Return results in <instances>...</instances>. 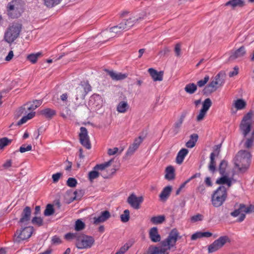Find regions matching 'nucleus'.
Segmentation results:
<instances>
[{
  "label": "nucleus",
  "instance_id": "35",
  "mask_svg": "<svg viewBox=\"0 0 254 254\" xmlns=\"http://www.w3.org/2000/svg\"><path fill=\"white\" fill-rule=\"evenodd\" d=\"M113 159H111L110 160L105 162L104 163L100 164H97L94 167V169L97 170V171H103L104 170L110 166L113 162Z\"/></svg>",
  "mask_w": 254,
  "mask_h": 254
},
{
  "label": "nucleus",
  "instance_id": "27",
  "mask_svg": "<svg viewBox=\"0 0 254 254\" xmlns=\"http://www.w3.org/2000/svg\"><path fill=\"white\" fill-rule=\"evenodd\" d=\"M229 241V237L227 236H223L220 237L218 239L215 240L214 242L216 244L218 250H219L222 248L227 242Z\"/></svg>",
  "mask_w": 254,
  "mask_h": 254
},
{
  "label": "nucleus",
  "instance_id": "59",
  "mask_svg": "<svg viewBox=\"0 0 254 254\" xmlns=\"http://www.w3.org/2000/svg\"><path fill=\"white\" fill-rule=\"evenodd\" d=\"M116 170L115 168H113L111 170V172L109 173H107L103 171L102 173H100V175L102 176L103 178L107 179L110 178L112 175L116 172Z\"/></svg>",
  "mask_w": 254,
  "mask_h": 254
},
{
  "label": "nucleus",
  "instance_id": "14",
  "mask_svg": "<svg viewBox=\"0 0 254 254\" xmlns=\"http://www.w3.org/2000/svg\"><path fill=\"white\" fill-rule=\"evenodd\" d=\"M144 139V137L139 136L138 137L134 139L133 142L131 144L127 152L126 155L127 156H130L132 155L134 152L138 148L140 144L142 142Z\"/></svg>",
  "mask_w": 254,
  "mask_h": 254
},
{
  "label": "nucleus",
  "instance_id": "43",
  "mask_svg": "<svg viewBox=\"0 0 254 254\" xmlns=\"http://www.w3.org/2000/svg\"><path fill=\"white\" fill-rule=\"evenodd\" d=\"M240 209H241L242 213L245 212L246 213H250L253 212L254 210V206L250 205L248 207H246V206L244 204H240Z\"/></svg>",
  "mask_w": 254,
  "mask_h": 254
},
{
  "label": "nucleus",
  "instance_id": "45",
  "mask_svg": "<svg viewBox=\"0 0 254 254\" xmlns=\"http://www.w3.org/2000/svg\"><path fill=\"white\" fill-rule=\"evenodd\" d=\"M216 90L211 87L209 84H207L203 89L202 93L203 95L208 96Z\"/></svg>",
  "mask_w": 254,
  "mask_h": 254
},
{
  "label": "nucleus",
  "instance_id": "4",
  "mask_svg": "<svg viewBox=\"0 0 254 254\" xmlns=\"http://www.w3.org/2000/svg\"><path fill=\"white\" fill-rule=\"evenodd\" d=\"M23 2L21 0H13L7 4V12L12 18L19 17L23 12Z\"/></svg>",
  "mask_w": 254,
  "mask_h": 254
},
{
  "label": "nucleus",
  "instance_id": "15",
  "mask_svg": "<svg viewBox=\"0 0 254 254\" xmlns=\"http://www.w3.org/2000/svg\"><path fill=\"white\" fill-rule=\"evenodd\" d=\"M31 214V210L30 207H25L21 214V218L19 221V223H26L30 219Z\"/></svg>",
  "mask_w": 254,
  "mask_h": 254
},
{
  "label": "nucleus",
  "instance_id": "42",
  "mask_svg": "<svg viewBox=\"0 0 254 254\" xmlns=\"http://www.w3.org/2000/svg\"><path fill=\"white\" fill-rule=\"evenodd\" d=\"M44 4L48 7H52L61 2L62 0H43Z\"/></svg>",
  "mask_w": 254,
  "mask_h": 254
},
{
  "label": "nucleus",
  "instance_id": "2",
  "mask_svg": "<svg viewBox=\"0 0 254 254\" xmlns=\"http://www.w3.org/2000/svg\"><path fill=\"white\" fill-rule=\"evenodd\" d=\"M227 197L226 188L223 186H220L212 195V204L215 207H219L223 204Z\"/></svg>",
  "mask_w": 254,
  "mask_h": 254
},
{
  "label": "nucleus",
  "instance_id": "20",
  "mask_svg": "<svg viewBox=\"0 0 254 254\" xmlns=\"http://www.w3.org/2000/svg\"><path fill=\"white\" fill-rule=\"evenodd\" d=\"M149 238L153 242H158L161 240V236L158 232L157 227H153L150 229L149 232Z\"/></svg>",
  "mask_w": 254,
  "mask_h": 254
},
{
  "label": "nucleus",
  "instance_id": "24",
  "mask_svg": "<svg viewBox=\"0 0 254 254\" xmlns=\"http://www.w3.org/2000/svg\"><path fill=\"white\" fill-rule=\"evenodd\" d=\"M188 153L189 151L187 149H181L177 154L176 159V163L178 164H181Z\"/></svg>",
  "mask_w": 254,
  "mask_h": 254
},
{
  "label": "nucleus",
  "instance_id": "57",
  "mask_svg": "<svg viewBox=\"0 0 254 254\" xmlns=\"http://www.w3.org/2000/svg\"><path fill=\"white\" fill-rule=\"evenodd\" d=\"M149 254H162L160 248L156 246L150 247L149 248Z\"/></svg>",
  "mask_w": 254,
  "mask_h": 254
},
{
  "label": "nucleus",
  "instance_id": "34",
  "mask_svg": "<svg viewBox=\"0 0 254 254\" xmlns=\"http://www.w3.org/2000/svg\"><path fill=\"white\" fill-rule=\"evenodd\" d=\"M42 55L41 52H38L36 53H33L28 55L27 56V60L30 62L32 64H35L39 58Z\"/></svg>",
  "mask_w": 254,
  "mask_h": 254
},
{
  "label": "nucleus",
  "instance_id": "54",
  "mask_svg": "<svg viewBox=\"0 0 254 254\" xmlns=\"http://www.w3.org/2000/svg\"><path fill=\"white\" fill-rule=\"evenodd\" d=\"M32 224L34 225H37L38 226H41L43 225V219L41 217H34L32 218L31 221Z\"/></svg>",
  "mask_w": 254,
  "mask_h": 254
},
{
  "label": "nucleus",
  "instance_id": "44",
  "mask_svg": "<svg viewBox=\"0 0 254 254\" xmlns=\"http://www.w3.org/2000/svg\"><path fill=\"white\" fill-rule=\"evenodd\" d=\"M55 210L53 207V205L51 204H48L44 211V214L46 216H49L53 215L54 213Z\"/></svg>",
  "mask_w": 254,
  "mask_h": 254
},
{
  "label": "nucleus",
  "instance_id": "56",
  "mask_svg": "<svg viewBox=\"0 0 254 254\" xmlns=\"http://www.w3.org/2000/svg\"><path fill=\"white\" fill-rule=\"evenodd\" d=\"M222 177L219 179H218L216 181V183L217 184H226L228 181L229 178L227 177V174L224 175H221Z\"/></svg>",
  "mask_w": 254,
  "mask_h": 254
},
{
  "label": "nucleus",
  "instance_id": "25",
  "mask_svg": "<svg viewBox=\"0 0 254 254\" xmlns=\"http://www.w3.org/2000/svg\"><path fill=\"white\" fill-rule=\"evenodd\" d=\"M165 178L168 181H172L175 179V169L172 166H168L165 169Z\"/></svg>",
  "mask_w": 254,
  "mask_h": 254
},
{
  "label": "nucleus",
  "instance_id": "16",
  "mask_svg": "<svg viewBox=\"0 0 254 254\" xmlns=\"http://www.w3.org/2000/svg\"><path fill=\"white\" fill-rule=\"evenodd\" d=\"M118 25L112 27L109 30L106 29L101 32L102 36H104L105 38H110L115 36L114 34H118L120 33L121 31H119Z\"/></svg>",
  "mask_w": 254,
  "mask_h": 254
},
{
  "label": "nucleus",
  "instance_id": "39",
  "mask_svg": "<svg viewBox=\"0 0 254 254\" xmlns=\"http://www.w3.org/2000/svg\"><path fill=\"white\" fill-rule=\"evenodd\" d=\"M227 162L225 160H222L219 165L218 171L221 175H226V169L227 167Z\"/></svg>",
  "mask_w": 254,
  "mask_h": 254
},
{
  "label": "nucleus",
  "instance_id": "3",
  "mask_svg": "<svg viewBox=\"0 0 254 254\" xmlns=\"http://www.w3.org/2000/svg\"><path fill=\"white\" fill-rule=\"evenodd\" d=\"M22 25L17 22L12 23L9 26L4 34V39L8 43H12L19 35Z\"/></svg>",
  "mask_w": 254,
  "mask_h": 254
},
{
  "label": "nucleus",
  "instance_id": "17",
  "mask_svg": "<svg viewBox=\"0 0 254 254\" xmlns=\"http://www.w3.org/2000/svg\"><path fill=\"white\" fill-rule=\"evenodd\" d=\"M105 71L114 80H121L125 79L127 76V74L121 72H116L113 70L105 69Z\"/></svg>",
  "mask_w": 254,
  "mask_h": 254
},
{
  "label": "nucleus",
  "instance_id": "29",
  "mask_svg": "<svg viewBox=\"0 0 254 254\" xmlns=\"http://www.w3.org/2000/svg\"><path fill=\"white\" fill-rule=\"evenodd\" d=\"M225 73L221 71L214 77V79L217 82L219 87L222 86L225 82Z\"/></svg>",
  "mask_w": 254,
  "mask_h": 254
},
{
  "label": "nucleus",
  "instance_id": "18",
  "mask_svg": "<svg viewBox=\"0 0 254 254\" xmlns=\"http://www.w3.org/2000/svg\"><path fill=\"white\" fill-rule=\"evenodd\" d=\"M111 217V214L109 211L105 210L102 211L101 214L98 217L94 218L93 223L94 224H98L100 223L104 222L108 220Z\"/></svg>",
  "mask_w": 254,
  "mask_h": 254
},
{
  "label": "nucleus",
  "instance_id": "23",
  "mask_svg": "<svg viewBox=\"0 0 254 254\" xmlns=\"http://www.w3.org/2000/svg\"><path fill=\"white\" fill-rule=\"evenodd\" d=\"M219 153V150H218V151L217 153L213 152L210 154V160L209 164L208 165V169H209V170L212 173H214L216 170V162L215 161V157L218 155Z\"/></svg>",
  "mask_w": 254,
  "mask_h": 254
},
{
  "label": "nucleus",
  "instance_id": "41",
  "mask_svg": "<svg viewBox=\"0 0 254 254\" xmlns=\"http://www.w3.org/2000/svg\"><path fill=\"white\" fill-rule=\"evenodd\" d=\"M100 176V173L97 170H93L89 172L88 177L90 182H92L94 179H96Z\"/></svg>",
  "mask_w": 254,
  "mask_h": 254
},
{
  "label": "nucleus",
  "instance_id": "31",
  "mask_svg": "<svg viewBox=\"0 0 254 254\" xmlns=\"http://www.w3.org/2000/svg\"><path fill=\"white\" fill-rule=\"evenodd\" d=\"M160 244L161 246L159 247L160 248V251L162 254H168V251L173 248L170 245L167 244L165 240L162 241Z\"/></svg>",
  "mask_w": 254,
  "mask_h": 254
},
{
  "label": "nucleus",
  "instance_id": "48",
  "mask_svg": "<svg viewBox=\"0 0 254 254\" xmlns=\"http://www.w3.org/2000/svg\"><path fill=\"white\" fill-rule=\"evenodd\" d=\"M79 235V233H68L64 235V238L66 240H71L75 239L76 241L77 240V237Z\"/></svg>",
  "mask_w": 254,
  "mask_h": 254
},
{
  "label": "nucleus",
  "instance_id": "9",
  "mask_svg": "<svg viewBox=\"0 0 254 254\" xmlns=\"http://www.w3.org/2000/svg\"><path fill=\"white\" fill-rule=\"evenodd\" d=\"M32 231V227H26L20 230H17L15 234V236H16L15 241L19 243L21 241L28 239L31 237Z\"/></svg>",
  "mask_w": 254,
  "mask_h": 254
},
{
  "label": "nucleus",
  "instance_id": "61",
  "mask_svg": "<svg viewBox=\"0 0 254 254\" xmlns=\"http://www.w3.org/2000/svg\"><path fill=\"white\" fill-rule=\"evenodd\" d=\"M207 112L203 110L202 109L200 110L199 114L197 115L196 117V120L198 122L202 121L204 117H205V115L206 114Z\"/></svg>",
  "mask_w": 254,
  "mask_h": 254
},
{
  "label": "nucleus",
  "instance_id": "19",
  "mask_svg": "<svg viewBox=\"0 0 254 254\" xmlns=\"http://www.w3.org/2000/svg\"><path fill=\"white\" fill-rule=\"evenodd\" d=\"M148 71L154 81H161L163 80V71L158 72L153 68H149Z\"/></svg>",
  "mask_w": 254,
  "mask_h": 254
},
{
  "label": "nucleus",
  "instance_id": "10",
  "mask_svg": "<svg viewBox=\"0 0 254 254\" xmlns=\"http://www.w3.org/2000/svg\"><path fill=\"white\" fill-rule=\"evenodd\" d=\"M42 100H34L32 103H26L23 106L21 107L19 109L18 111L19 115H20L22 114H26L27 113V111L35 110L42 104Z\"/></svg>",
  "mask_w": 254,
  "mask_h": 254
},
{
  "label": "nucleus",
  "instance_id": "26",
  "mask_svg": "<svg viewBox=\"0 0 254 254\" xmlns=\"http://www.w3.org/2000/svg\"><path fill=\"white\" fill-rule=\"evenodd\" d=\"M172 187L171 186L165 187L159 195V197L161 200H166L169 196L172 191Z\"/></svg>",
  "mask_w": 254,
  "mask_h": 254
},
{
  "label": "nucleus",
  "instance_id": "58",
  "mask_svg": "<svg viewBox=\"0 0 254 254\" xmlns=\"http://www.w3.org/2000/svg\"><path fill=\"white\" fill-rule=\"evenodd\" d=\"M77 184V180L74 178H69L68 179L66 182V185L71 188L76 187Z\"/></svg>",
  "mask_w": 254,
  "mask_h": 254
},
{
  "label": "nucleus",
  "instance_id": "52",
  "mask_svg": "<svg viewBox=\"0 0 254 254\" xmlns=\"http://www.w3.org/2000/svg\"><path fill=\"white\" fill-rule=\"evenodd\" d=\"M129 219V211L126 209L124 211V213L121 215V219L123 222H127Z\"/></svg>",
  "mask_w": 254,
  "mask_h": 254
},
{
  "label": "nucleus",
  "instance_id": "32",
  "mask_svg": "<svg viewBox=\"0 0 254 254\" xmlns=\"http://www.w3.org/2000/svg\"><path fill=\"white\" fill-rule=\"evenodd\" d=\"M129 108V105L126 101L120 102L117 107V110L118 112L124 113L127 111Z\"/></svg>",
  "mask_w": 254,
  "mask_h": 254
},
{
  "label": "nucleus",
  "instance_id": "38",
  "mask_svg": "<svg viewBox=\"0 0 254 254\" xmlns=\"http://www.w3.org/2000/svg\"><path fill=\"white\" fill-rule=\"evenodd\" d=\"M182 124L178 121L175 123L170 131V133L173 134V135H176L179 132Z\"/></svg>",
  "mask_w": 254,
  "mask_h": 254
},
{
  "label": "nucleus",
  "instance_id": "6",
  "mask_svg": "<svg viewBox=\"0 0 254 254\" xmlns=\"http://www.w3.org/2000/svg\"><path fill=\"white\" fill-rule=\"evenodd\" d=\"M91 90V86L88 82H81L74 92L76 100H83L86 94Z\"/></svg>",
  "mask_w": 254,
  "mask_h": 254
},
{
  "label": "nucleus",
  "instance_id": "7",
  "mask_svg": "<svg viewBox=\"0 0 254 254\" xmlns=\"http://www.w3.org/2000/svg\"><path fill=\"white\" fill-rule=\"evenodd\" d=\"M146 14H143L138 18H130L127 20H123L120 24H118L119 31H127L129 29L135 24L139 23L140 21L145 19Z\"/></svg>",
  "mask_w": 254,
  "mask_h": 254
},
{
  "label": "nucleus",
  "instance_id": "49",
  "mask_svg": "<svg viewBox=\"0 0 254 254\" xmlns=\"http://www.w3.org/2000/svg\"><path fill=\"white\" fill-rule=\"evenodd\" d=\"M85 228V224L80 219H78L75 222V230L76 231H79L82 230Z\"/></svg>",
  "mask_w": 254,
  "mask_h": 254
},
{
  "label": "nucleus",
  "instance_id": "1",
  "mask_svg": "<svg viewBox=\"0 0 254 254\" xmlns=\"http://www.w3.org/2000/svg\"><path fill=\"white\" fill-rule=\"evenodd\" d=\"M251 155L246 150L239 151L235 157V165L242 172H245L249 168Z\"/></svg>",
  "mask_w": 254,
  "mask_h": 254
},
{
  "label": "nucleus",
  "instance_id": "5",
  "mask_svg": "<svg viewBox=\"0 0 254 254\" xmlns=\"http://www.w3.org/2000/svg\"><path fill=\"white\" fill-rule=\"evenodd\" d=\"M95 242L93 237L79 233L75 245L78 249H87L90 248Z\"/></svg>",
  "mask_w": 254,
  "mask_h": 254
},
{
  "label": "nucleus",
  "instance_id": "11",
  "mask_svg": "<svg viewBox=\"0 0 254 254\" xmlns=\"http://www.w3.org/2000/svg\"><path fill=\"white\" fill-rule=\"evenodd\" d=\"M79 137L80 143L84 147L88 149L91 148V144L89 140V137L88 135V131L85 127H82L80 128Z\"/></svg>",
  "mask_w": 254,
  "mask_h": 254
},
{
  "label": "nucleus",
  "instance_id": "51",
  "mask_svg": "<svg viewBox=\"0 0 254 254\" xmlns=\"http://www.w3.org/2000/svg\"><path fill=\"white\" fill-rule=\"evenodd\" d=\"M203 217L202 214L198 213L191 216L190 218V220L191 223H195L202 221L203 219Z\"/></svg>",
  "mask_w": 254,
  "mask_h": 254
},
{
  "label": "nucleus",
  "instance_id": "40",
  "mask_svg": "<svg viewBox=\"0 0 254 254\" xmlns=\"http://www.w3.org/2000/svg\"><path fill=\"white\" fill-rule=\"evenodd\" d=\"M165 218L163 215H159L152 217L151 218V222L154 224L162 223L165 221Z\"/></svg>",
  "mask_w": 254,
  "mask_h": 254
},
{
  "label": "nucleus",
  "instance_id": "13",
  "mask_svg": "<svg viewBox=\"0 0 254 254\" xmlns=\"http://www.w3.org/2000/svg\"><path fill=\"white\" fill-rule=\"evenodd\" d=\"M181 238V236H179V233L177 229L174 228L171 231L169 234L168 236L165 239V240L166 241L167 244L170 245L173 248H175L176 244L178 239Z\"/></svg>",
  "mask_w": 254,
  "mask_h": 254
},
{
  "label": "nucleus",
  "instance_id": "22",
  "mask_svg": "<svg viewBox=\"0 0 254 254\" xmlns=\"http://www.w3.org/2000/svg\"><path fill=\"white\" fill-rule=\"evenodd\" d=\"M244 5L245 1L243 0H230L224 4V6H230L233 9L237 7H242Z\"/></svg>",
  "mask_w": 254,
  "mask_h": 254
},
{
  "label": "nucleus",
  "instance_id": "33",
  "mask_svg": "<svg viewBox=\"0 0 254 254\" xmlns=\"http://www.w3.org/2000/svg\"><path fill=\"white\" fill-rule=\"evenodd\" d=\"M198 138V136L197 134L193 133L190 136V140L187 142L186 145L188 148H192L195 145V143L197 141Z\"/></svg>",
  "mask_w": 254,
  "mask_h": 254
},
{
  "label": "nucleus",
  "instance_id": "21",
  "mask_svg": "<svg viewBox=\"0 0 254 254\" xmlns=\"http://www.w3.org/2000/svg\"><path fill=\"white\" fill-rule=\"evenodd\" d=\"M246 53L245 48L244 46H242L232 53L229 57V60H234L237 58L242 57L245 55Z\"/></svg>",
  "mask_w": 254,
  "mask_h": 254
},
{
  "label": "nucleus",
  "instance_id": "46",
  "mask_svg": "<svg viewBox=\"0 0 254 254\" xmlns=\"http://www.w3.org/2000/svg\"><path fill=\"white\" fill-rule=\"evenodd\" d=\"M246 103L242 99H238L235 103V106L237 110H242L245 108Z\"/></svg>",
  "mask_w": 254,
  "mask_h": 254
},
{
  "label": "nucleus",
  "instance_id": "36",
  "mask_svg": "<svg viewBox=\"0 0 254 254\" xmlns=\"http://www.w3.org/2000/svg\"><path fill=\"white\" fill-rule=\"evenodd\" d=\"M35 115V112H31L27 115L23 117L17 123V125L20 126L25 123L28 120L31 119Z\"/></svg>",
  "mask_w": 254,
  "mask_h": 254
},
{
  "label": "nucleus",
  "instance_id": "8",
  "mask_svg": "<svg viewBox=\"0 0 254 254\" xmlns=\"http://www.w3.org/2000/svg\"><path fill=\"white\" fill-rule=\"evenodd\" d=\"M252 115L253 113L252 111L248 112L244 117L240 125V128L245 137L246 136L251 130Z\"/></svg>",
  "mask_w": 254,
  "mask_h": 254
},
{
  "label": "nucleus",
  "instance_id": "50",
  "mask_svg": "<svg viewBox=\"0 0 254 254\" xmlns=\"http://www.w3.org/2000/svg\"><path fill=\"white\" fill-rule=\"evenodd\" d=\"M131 244L126 243L115 254H124L131 247Z\"/></svg>",
  "mask_w": 254,
  "mask_h": 254
},
{
  "label": "nucleus",
  "instance_id": "60",
  "mask_svg": "<svg viewBox=\"0 0 254 254\" xmlns=\"http://www.w3.org/2000/svg\"><path fill=\"white\" fill-rule=\"evenodd\" d=\"M219 250L218 248L216 245V244L213 242L208 247V253H212L217 251Z\"/></svg>",
  "mask_w": 254,
  "mask_h": 254
},
{
  "label": "nucleus",
  "instance_id": "64",
  "mask_svg": "<svg viewBox=\"0 0 254 254\" xmlns=\"http://www.w3.org/2000/svg\"><path fill=\"white\" fill-rule=\"evenodd\" d=\"M61 173H57L52 175V179L54 183H57L59 181L60 177L62 176Z\"/></svg>",
  "mask_w": 254,
  "mask_h": 254
},
{
  "label": "nucleus",
  "instance_id": "37",
  "mask_svg": "<svg viewBox=\"0 0 254 254\" xmlns=\"http://www.w3.org/2000/svg\"><path fill=\"white\" fill-rule=\"evenodd\" d=\"M196 89L197 85L193 83L188 84L185 87V91L190 94L194 93Z\"/></svg>",
  "mask_w": 254,
  "mask_h": 254
},
{
  "label": "nucleus",
  "instance_id": "30",
  "mask_svg": "<svg viewBox=\"0 0 254 254\" xmlns=\"http://www.w3.org/2000/svg\"><path fill=\"white\" fill-rule=\"evenodd\" d=\"M230 215L234 217H237L238 215H240V217L237 220V221L239 222H242L246 217V215L245 213H242L241 209H240V206H239V207L238 209H237L235 210L234 211L230 213Z\"/></svg>",
  "mask_w": 254,
  "mask_h": 254
},
{
  "label": "nucleus",
  "instance_id": "63",
  "mask_svg": "<svg viewBox=\"0 0 254 254\" xmlns=\"http://www.w3.org/2000/svg\"><path fill=\"white\" fill-rule=\"evenodd\" d=\"M52 243L54 245H59L62 243V241L59 237L54 236L52 238Z\"/></svg>",
  "mask_w": 254,
  "mask_h": 254
},
{
  "label": "nucleus",
  "instance_id": "47",
  "mask_svg": "<svg viewBox=\"0 0 254 254\" xmlns=\"http://www.w3.org/2000/svg\"><path fill=\"white\" fill-rule=\"evenodd\" d=\"M212 105V102L210 98L206 99L202 103V110L206 112L209 110Z\"/></svg>",
  "mask_w": 254,
  "mask_h": 254
},
{
  "label": "nucleus",
  "instance_id": "12",
  "mask_svg": "<svg viewBox=\"0 0 254 254\" xmlns=\"http://www.w3.org/2000/svg\"><path fill=\"white\" fill-rule=\"evenodd\" d=\"M143 201L142 196L137 197L134 193H131L127 199V202L135 209L140 208V204Z\"/></svg>",
  "mask_w": 254,
  "mask_h": 254
},
{
  "label": "nucleus",
  "instance_id": "53",
  "mask_svg": "<svg viewBox=\"0 0 254 254\" xmlns=\"http://www.w3.org/2000/svg\"><path fill=\"white\" fill-rule=\"evenodd\" d=\"M11 140L9 139L7 137H3L0 139V149L3 148L4 147L11 143Z\"/></svg>",
  "mask_w": 254,
  "mask_h": 254
},
{
  "label": "nucleus",
  "instance_id": "55",
  "mask_svg": "<svg viewBox=\"0 0 254 254\" xmlns=\"http://www.w3.org/2000/svg\"><path fill=\"white\" fill-rule=\"evenodd\" d=\"M209 79V76L208 75H205L203 79L200 80L197 82L196 85L199 87H203L208 81Z\"/></svg>",
  "mask_w": 254,
  "mask_h": 254
},
{
  "label": "nucleus",
  "instance_id": "28",
  "mask_svg": "<svg viewBox=\"0 0 254 254\" xmlns=\"http://www.w3.org/2000/svg\"><path fill=\"white\" fill-rule=\"evenodd\" d=\"M40 113L41 115L48 119L52 118L56 114L55 110L50 108H46L40 111Z\"/></svg>",
  "mask_w": 254,
  "mask_h": 254
},
{
  "label": "nucleus",
  "instance_id": "62",
  "mask_svg": "<svg viewBox=\"0 0 254 254\" xmlns=\"http://www.w3.org/2000/svg\"><path fill=\"white\" fill-rule=\"evenodd\" d=\"M32 150L31 145H28L25 146V145H22L19 148V151L21 153H24L26 151H30Z\"/></svg>",
  "mask_w": 254,
  "mask_h": 254
}]
</instances>
